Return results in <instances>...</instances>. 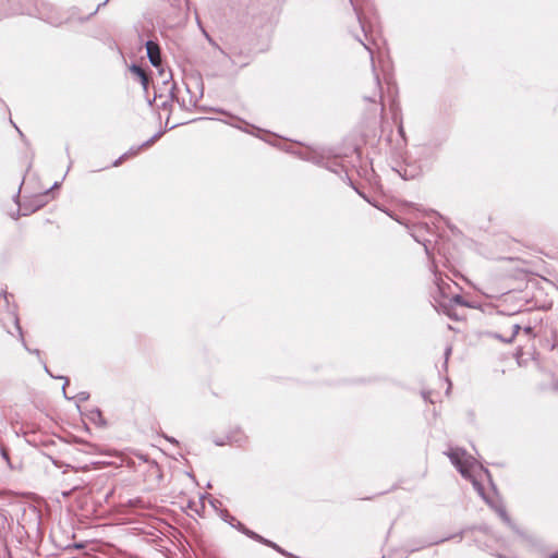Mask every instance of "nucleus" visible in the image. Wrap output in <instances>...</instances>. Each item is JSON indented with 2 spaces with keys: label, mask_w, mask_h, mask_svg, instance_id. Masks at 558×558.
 Returning a JSON list of instances; mask_svg holds the SVG:
<instances>
[{
  "label": "nucleus",
  "mask_w": 558,
  "mask_h": 558,
  "mask_svg": "<svg viewBox=\"0 0 558 558\" xmlns=\"http://www.w3.org/2000/svg\"><path fill=\"white\" fill-rule=\"evenodd\" d=\"M448 458L451 463L457 468L460 474L472 482L473 487L478 493L481 497L498 513L500 519L506 523L514 533L519 536L523 537L524 534L520 529L512 522L511 518L508 515L505 507L502 505L493 504L484 494V487L480 482H477L472 476V469L475 465V460L473 457L469 456L464 449L454 448L447 452Z\"/></svg>",
  "instance_id": "nucleus-1"
},
{
  "label": "nucleus",
  "mask_w": 558,
  "mask_h": 558,
  "mask_svg": "<svg viewBox=\"0 0 558 558\" xmlns=\"http://www.w3.org/2000/svg\"><path fill=\"white\" fill-rule=\"evenodd\" d=\"M38 16L53 26H59L66 21L60 15L56 7L46 2H43L38 8Z\"/></svg>",
  "instance_id": "nucleus-2"
},
{
  "label": "nucleus",
  "mask_w": 558,
  "mask_h": 558,
  "mask_svg": "<svg viewBox=\"0 0 558 558\" xmlns=\"http://www.w3.org/2000/svg\"><path fill=\"white\" fill-rule=\"evenodd\" d=\"M435 284L441 298L448 299L450 304L466 306L468 303L460 294L448 296L447 290H450V283L446 282L440 276L435 272Z\"/></svg>",
  "instance_id": "nucleus-3"
},
{
  "label": "nucleus",
  "mask_w": 558,
  "mask_h": 558,
  "mask_svg": "<svg viewBox=\"0 0 558 558\" xmlns=\"http://www.w3.org/2000/svg\"><path fill=\"white\" fill-rule=\"evenodd\" d=\"M363 46L365 47L366 50L369 51L372 69H373V72H374V82H375V94H374V96H364V99L366 101L375 102L376 101V97L378 96L379 101H380V112L384 113L385 106H384V102H383L381 83H380V80H379V75L375 71L373 51H372V49L366 44H363Z\"/></svg>",
  "instance_id": "nucleus-4"
},
{
  "label": "nucleus",
  "mask_w": 558,
  "mask_h": 558,
  "mask_svg": "<svg viewBox=\"0 0 558 558\" xmlns=\"http://www.w3.org/2000/svg\"><path fill=\"white\" fill-rule=\"evenodd\" d=\"M145 46H146L147 57H148L151 65H154L157 69H160L161 52H160V48H159L158 44L153 40H148V41H146Z\"/></svg>",
  "instance_id": "nucleus-5"
},
{
  "label": "nucleus",
  "mask_w": 558,
  "mask_h": 558,
  "mask_svg": "<svg viewBox=\"0 0 558 558\" xmlns=\"http://www.w3.org/2000/svg\"><path fill=\"white\" fill-rule=\"evenodd\" d=\"M162 135V132H157L156 134H154L149 140H147L146 142H144L142 145L140 146H132L125 154H128V158L129 157H133V156H136L142 148H145V147H148L150 146L151 144H154L160 136Z\"/></svg>",
  "instance_id": "nucleus-6"
},
{
  "label": "nucleus",
  "mask_w": 558,
  "mask_h": 558,
  "mask_svg": "<svg viewBox=\"0 0 558 558\" xmlns=\"http://www.w3.org/2000/svg\"><path fill=\"white\" fill-rule=\"evenodd\" d=\"M227 439L229 445L242 446L246 442V436L240 429L230 432L227 435Z\"/></svg>",
  "instance_id": "nucleus-7"
},
{
  "label": "nucleus",
  "mask_w": 558,
  "mask_h": 558,
  "mask_svg": "<svg viewBox=\"0 0 558 558\" xmlns=\"http://www.w3.org/2000/svg\"><path fill=\"white\" fill-rule=\"evenodd\" d=\"M130 70L132 73H134L140 78L141 84L146 89L147 85H148V77H147L145 71L140 65H136V64H132Z\"/></svg>",
  "instance_id": "nucleus-8"
},
{
  "label": "nucleus",
  "mask_w": 558,
  "mask_h": 558,
  "mask_svg": "<svg viewBox=\"0 0 558 558\" xmlns=\"http://www.w3.org/2000/svg\"><path fill=\"white\" fill-rule=\"evenodd\" d=\"M520 329H521V327L519 324H513L511 327V333L509 335V337L504 338L502 336H499V335H496V337L499 338L500 340H502L504 342L510 343L515 338V336L519 333Z\"/></svg>",
  "instance_id": "nucleus-9"
},
{
  "label": "nucleus",
  "mask_w": 558,
  "mask_h": 558,
  "mask_svg": "<svg viewBox=\"0 0 558 558\" xmlns=\"http://www.w3.org/2000/svg\"><path fill=\"white\" fill-rule=\"evenodd\" d=\"M14 323H15L16 329H17V331H19V335H20L21 341H22L23 345L25 347V349H26L28 352H31V353H33V354H37V355H38V354H39V350H37V349H35V350H29V349L26 347V343H25V340H24V337H23V332H22V328H21V326L19 325V319H17V317H14Z\"/></svg>",
  "instance_id": "nucleus-10"
},
{
  "label": "nucleus",
  "mask_w": 558,
  "mask_h": 558,
  "mask_svg": "<svg viewBox=\"0 0 558 558\" xmlns=\"http://www.w3.org/2000/svg\"><path fill=\"white\" fill-rule=\"evenodd\" d=\"M451 352H452V347L451 345H447L446 349H445V361H444V368L447 369V366H448V360L451 355Z\"/></svg>",
  "instance_id": "nucleus-11"
},
{
  "label": "nucleus",
  "mask_w": 558,
  "mask_h": 558,
  "mask_svg": "<svg viewBox=\"0 0 558 558\" xmlns=\"http://www.w3.org/2000/svg\"><path fill=\"white\" fill-rule=\"evenodd\" d=\"M243 534L248 536L250 538L256 541V538L259 537V534L255 533L254 531L248 530L247 527H243Z\"/></svg>",
  "instance_id": "nucleus-12"
},
{
  "label": "nucleus",
  "mask_w": 558,
  "mask_h": 558,
  "mask_svg": "<svg viewBox=\"0 0 558 558\" xmlns=\"http://www.w3.org/2000/svg\"><path fill=\"white\" fill-rule=\"evenodd\" d=\"M75 398L77 399L78 402H85L88 400L89 393L86 391H81L76 395Z\"/></svg>",
  "instance_id": "nucleus-13"
},
{
  "label": "nucleus",
  "mask_w": 558,
  "mask_h": 558,
  "mask_svg": "<svg viewBox=\"0 0 558 558\" xmlns=\"http://www.w3.org/2000/svg\"><path fill=\"white\" fill-rule=\"evenodd\" d=\"M59 378L64 380L63 386H62V392H63V396H64L66 399H70V398L66 396V392H65V387L69 385V378H68V377H63V376H60Z\"/></svg>",
  "instance_id": "nucleus-14"
},
{
  "label": "nucleus",
  "mask_w": 558,
  "mask_h": 558,
  "mask_svg": "<svg viewBox=\"0 0 558 558\" xmlns=\"http://www.w3.org/2000/svg\"><path fill=\"white\" fill-rule=\"evenodd\" d=\"M126 158H128V154H123V155H122V156H120L117 160H114V161H113L112 166H113V167H118V166H120V165L122 163V161H123L124 159H126Z\"/></svg>",
  "instance_id": "nucleus-15"
},
{
  "label": "nucleus",
  "mask_w": 558,
  "mask_h": 558,
  "mask_svg": "<svg viewBox=\"0 0 558 558\" xmlns=\"http://www.w3.org/2000/svg\"><path fill=\"white\" fill-rule=\"evenodd\" d=\"M215 445L217 446H225V445H229L228 444V439L227 437L226 438H217L214 440Z\"/></svg>",
  "instance_id": "nucleus-16"
},
{
  "label": "nucleus",
  "mask_w": 558,
  "mask_h": 558,
  "mask_svg": "<svg viewBox=\"0 0 558 558\" xmlns=\"http://www.w3.org/2000/svg\"><path fill=\"white\" fill-rule=\"evenodd\" d=\"M232 521L235 522L233 525L236 530L243 533V527H245L240 521L235 520V518L232 517Z\"/></svg>",
  "instance_id": "nucleus-17"
},
{
  "label": "nucleus",
  "mask_w": 558,
  "mask_h": 558,
  "mask_svg": "<svg viewBox=\"0 0 558 558\" xmlns=\"http://www.w3.org/2000/svg\"><path fill=\"white\" fill-rule=\"evenodd\" d=\"M160 74H161L165 83L168 82V78H171V73L170 72L166 73L162 69H160Z\"/></svg>",
  "instance_id": "nucleus-18"
},
{
  "label": "nucleus",
  "mask_w": 558,
  "mask_h": 558,
  "mask_svg": "<svg viewBox=\"0 0 558 558\" xmlns=\"http://www.w3.org/2000/svg\"><path fill=\"white\" fill-rule=\"evenodd\" d=\"M271 548H274L275 550L279 551V553H280V554H282V555H286V556L292 557V555H291V554L286 553V551H284L283 549H281L277 544H274V546H272Z\"/></svg>",
  "instance_id": "nucleus-19"
},
{
  "label": "nucleus",
  "mask_w": 558,
  "mask_h": 558,
  "mask_svg": "<svg viewBox=\"0 0 558 558\" xmlns=\"http://www.w3.org/2000/svg\"><path fill=\"white\" fill-rule=\"evenodd\" d=\"M447 539H449V537L442 538V539H439V541H435V542H430V543H427V544H423L421 547H427V546H432V545H435V544H439V543H441L444 541H447Z\"/></svg>",
  "instance_id": "nucleus-20"
},
{
  "label": "nucleus",
  "mask_w": 558,
  "mask_h": 558,
  "mask_svg": "<svg viewBox=\"0 0 558 558\" xmlns=\"http://www.w3.org/2000/svg\"><path fill=\"white\" fill-rule=\"evenodd\" d=\"M109 0H105L104 2L99 3L97 5V8L95 9L94 12H92V15L96 14L98 12V10L101 8V7H105L107 3H108Z\"/></svg>",
  "instance_id": "nucleus-21"
},
{
  "label": "nucleus",
  "mask_w": 558,
  "mask_h": 558,
  "mask_svg": "<svg viewBox=\"0 0 558 558\" xmlns=\"http://www.w3.org/2000/svg\"><path fill=\"white\" fill-rule=\"evenodd\" d=\"M257 542L262 543V544H268V539L264 538L263 536L259 535L258 538H256Z\"/></svg>",
  "instance_id": "nucleus-22"
},
{
  "label": "nucleus",
  "mask_w": 558,
  "mask_h": 558,
  "mask_svg": "<svg viewBox=\"0 0 558 558\" xmlns=\"http://www.w3.org/2000/svg\"><path fill=\"white\" fill-rule=\"evenodd\" d=\"M41 206H43V203H37L35 205V207L33 209H31L29 211H35V210L39 209Z\"/></svg>",
  "instance_id": "nucleus-23"
},
{
  "label": "nucleus",
  "mask_w": 558,
  "mask_h": 558,
  "mask_svg": "<svg viewBox=\"0 0 558 558\" xmlns=\"http://www.w3.org/2000/svg\"><path fill=\"white\" fill-rule=\"evenodd\" d=\"M523 331L526 333V335H530L532 332V327H525L523 329Z\"/></svg>",
  "instance_id": "nucleus-24"
},
{
  "label": "nucleus",
  "mask_w": 558,
  "mask_h": 558,
  "mask_svg": "<svg viewBox=\"0 0 558 558\" xmlns=\"http://www.w3.org/2000/svg\"><path fill=\"white\" fill-rule=\"evenodd\" d=\"M44 367H45L46 373L49 374L52 377V374L49 372V369H48L46 364L44 365Z\"/></svg>",
  "instance_id": "nucleus-25"
},
{
  "label": "nucleus",
  "mask_w": 558,
  "mask_h": 558,
  "mask_svg": "<svg viewBox=\"0 0 558 558\" xmlns=\"http://www.w3.org/2000/svg\"><path fill=\"white\" fill-rule=\"evenodd\" d=\"M553 389L557 390L558 389V379L555 381L554 386H553Z\"/></svg>",
  "instance_id": "nucleus-26"
},
{
  "label": "nucleus",
  "mask_w": 558,
  "mask_h": 558,
  "mask_svg": "<svg viewBox=\"0 0 558 558\" xmlns=\"http://www.w3.org/2000/svg\"><path fill=\"white\" fill-rule=\"evenodd\" d=\"M424 247H425V252H426V254H429V252H428V246H427V244H426V243H424Z\"/></svg>",
  "instance_id": "nucleus-27"
},
{
  "label": "nucleus",
  "mask_w": 558,
  "mask_h": 558,
  "mask_svg": "<svg viewBox=\"0 0 558 558\" xmlns=\"http://www.w3.org/2000/svg\"><path fill=\"white\" fill-rule=\"evenodd\" d=\"M275 543H272L271 541L268 539V544H266L267 546L269 547H272Z\"/></svg>",
  "instance_id": "nucleus-28"
},
{
  "label": "nucleus",
  "mask_w": 558,
  "mask_h": 558,
  "mask_svg": "<svg viewBox=\"0 0 558 558\" xmlns=\"http://www.w3.org/2000/svg\"><path fill=\"white\" fill-rule=\"evenodd\" d=\"M549 558H558V553L550 555Z\"/></svg>",
  "instance_id": "nucleus-29"
},
{
  "label": "nucleus",
  "mask_w": 558,
  "mask_h": 558,
  "mask_svg": "<svg viewBox=\"0 0 558 558\" xmlns=\"http://www.w3.org/2000/svg\"><path fill=\"white\" fill-rule=\"evenodd\" d=\"M360 195L369 203V201L367 199L366 195H363L362 193H360Z\"/></svg>",
  "instance_id": "nucleus-30"
},
{
  "label": "nucleus",
  "mask_w": 558,
  "mask_h": 558,
  "mask_svg": "<svg viewBox=\"0 0 558 558\" xmlns=\"http://www.w3.org/2000/svg\"><path fill=\"white\" fill-rule=\"evenodd\" d=\"M28 213H29V211H28L26 208H24L23 216H26Z\"/></svg>",
  "instance_id": "nucleus-31"
},
{
  "label": "nucleus",
  "mask_w": 558,
  "mask_h": 558,
  "mask_svg": "<svg viewBox=\"0 0 558 558\" xmlns=\"http://www.w3.org/2000/svg\"><path fill=\"white\" fill-rule=\"evenodd\" d=\"M169 441L171 442H177V440L174 438H167Z\"/></svg>",
  "instance_id": "nucleus-32"
},
{
  "label": "nucleus",
  "mask_w": 558,
  "mask_h": 558,
  "mask_svg": "<svg viewBox=\"0 0 558 558\" xmlns=\"http://www.w3.org/2000/svg\"><path fill=\"white\" fill-rule=\"evenodd\" d=\"M58 186H59V183L56 182L52 187H58Z\"/></svg>",
  "instance_id": "nucleus-33"
},
{
  "label": "nucleus",
  "mask_w": 558,
  "mask_h": 558,
  "mask_svg": "<svg viewBox=\"0 0 558 558\" xmlns=\"http://www.w3.org/2000/svg\"><path fill=\"white\" fill-rule=\"evenodd\" d=\"M20 197V191L16 193L15 198L17 199Z\"/></svg>",
  "instance_id": "nucleus-34"
},
{
  "label": "nucleus",
  "mask_w": 558,
  "mask_h": 558,
  "mask_svg": "<svg viewBox=\"0 0 558 558\" xmlns=\"http://www.w3.org/2000/svg\"><path fill=\"white\" fill-rule=\"evenodd\" d=\"M423 398H424L425 400H427V395H426V393H423Z\"/></svg>",
  "instance_id": "nucleus-35"
},
{
  "label": "nucleus",
  "mask_w": 558,
  "mask_h": 558,
  "mask_svg": "<svg viewBox=\"0 0 558 558\" xmlns=\"http://www.w3.org/2000/svg\"><path fill=\"white\" fill-rule=\"evenodd\" d=\"M2 458H5V459L8 458L5 452H3Z\"/></svg>",
  "instance_id": "nucleus-36"
},
{
  "label": "nucleus",
  "mask_w": 558,
  "mask_h": 558,
  "mask_svg": "<svg viewBox=\"0 0 558 558\" xmlns=\"http://www.w3.org/2000/svg\"><path fill=\"white\" fill-rule=\"evenodd\" d=\"M229 523H230L232 526L235 524V522H234V521H232V520H231Z\"/></svg>",
  "instance_id": "nucleus-37"
}]
</instances>
